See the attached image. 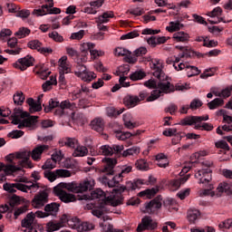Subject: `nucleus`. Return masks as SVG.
<instances>
[{
	"label": "nucleus",
	"instance_id": "1",
	"mask_svg": "<svg viewBox=\"0 0 232 232\" xmlns=\"http://www.w3.org/2000/svg\"><path fill=\"white\" fill-rule=\"evenodd\" d=\"M50 146L48 145H37L31 151H23L18 152L16 155L9 154L6 156V160L9 162L8 165L1 164L0 165V182H5L6 180V175H14L17 171H21L23 168H32V161H30V157L33 160L39 162L41 155L44 151H48Z\"/></svg>",
	"mask_w": 232,
	"mask_h": 232
},
{
	"label": "nucleus",
	"instance_id": "2",
	"mask_svg": "<svg viewBox=\"0 0 232 232\" xmlns=\"http://www.w3.org/2000/svg\"><path fill=\"white\" fill-rule=\"evenodd\" d=\"M152 67L154 70L153 75L159 79V82L155 80H149L145 82L147 88H158L151 92L150 95L147 97V102H153L157 101L162 93H173V92H184L188 90L186 85L177 83L176 85L171 84L168 82V76L162 71V62L160 59H152Z\"/></svg>",
	"mask_w": 232,
	"mask_h": 232
},
{
	"label": "nucleus",
	"instance_id": "3",
	"mask_svg": "<svg viewBox=\"0 0 232 232\" xmlns=\"http://www.w3.org/2000/svg\"><path fill=\"white\" fill-rule=\"evenodd\" d=\"M103 180L108 183L109 188H112L108 191L110 195L106 197L102 189L97 188L91 193L92 200L95 201L88 204V208L92 209V214L98 218L108 212V205L117 208V187L111 185L110 179L106 177H103Z\"/></svg>",
	"mask_w": 232,
	"mask_h": 232
},
{
	"label": "nucleus",
	"instance_id": "4",
	"mask_svg": "<svg viewBox=\"0 0 232 232\" xmlns=\"http://www.w3.org/2000/svg\"><path fill=\"white\" fill-rule=\"evenodd\" d=\"M132 168L131 166H118L117 172H118V180H117V206H121L122 204V201L124 200V198H122L121 193H124V191H133L135 189H138L140 188V186H153L155 182H157V179L153 176H150L149 179H134L133 181H128L126 186L120 185V182H122V179L128 175V173H130Z\"/></svg>",
	"mask_w": 232,
	"mask_h": 232
},
{
	"label": "nucleus",
	"instance_id": "5",
	"mask_svg": "<svg viewBox=\"0 0 232 232\" xmlns=\"http://www.w3.org/2000/svg\"><path fill=\"white\" fill-rule=\"evenodd\" d=\"M93 186H95V181L93 179H85L84 181L77 184V183H60L56 187L53 188V191L57 197L60 198L62 202H65L68 204L70 202H75L77 198L74 195L65 192L71 191L72 193H84V191H91L93 189Z\"/></svg>",
	"mask_w": 232,
	"mask_h": 232
},
{
	"label": "nucleus",
	"instance_id": "6",
	"mask_svg": "<svg viewBox=\"0 0 232 232\" xmlns=\"http://www.w3.org/2000/svg\"><path fill=\"white\" fill-rule=\"evenodd\" d=\"M60 205L53 202L51 204H47L44 208V211L38 210L34 214L31 212L27 214V216L22 220V227H24L22 232H37V228L34 227V220H35V216L38 218H46V217H50V215H55L59 211Z\"/></svg>",
	"mask_w": 232,
	"mask_h": 232
},
{
	"label": "nucleus",
	"instance_id": "7",
	"mask_svg": "<svg viewBox=\"0 0 232 232\" xmlns=\"http://www.w3.org/2000/svg\"><path fill=\"white\" fill-rule=\"evenodd\" d=\"M12 124L18 125L19 130H35L37 128L38 116H30L28 111H23L21 109L15 108L14 113L10 117Z\"/></svg>",
	"mask_w": 232,
	"mask_h": 232
},
{
	"label": "nucleus",
	"instance_id": "8",
	"mask_svg": "<svg viewBox=\"0 0 232 232\" xmlns=\"http://www.w3.org/2000/svg\"><path fill=\"white\" fill-rule=\"evenodd\" d=\"M33 179H34V183H32L31 185H24L23 183H5L3 185V188L5 191H7V193H16L17 189L18 191H23L24 193H28V191H33V193H35L37 189H39V183H37V180H41V176L39 175L38 171H34L31 175Z\"/></svg>",
	"mask_w": 232,
	"mask_h": 232
},
{
	"label": "nucleus",
	"instance_id": "9",
	"mask_svg": "<svg viewBox=\"0 0 232 232\" xmlns=\"http://www.w3.org/2000/svg\"><path fill=\"white\" fill-rule=\"evenodd\" d=\"M44 107L45 113H50V111H53V108H61V110H75V108H77L74 102L72 103L68 100L59 102L58 101H55L53 99H51L49 101L48 106H44Z\"/></svg>",
	"mask_w": 232,
	"mask_h": 232
},
{
	"label": "nucleus",
	"instance_id": "10",
	"mask_svg": "<svg viewBox=\"0 0 232 232\" xmlns=\"http://www.w3.org/2000/svg\"><path fill=\"white\" fill-rule=\"evenodd\" d=\"M203 165L206 168L198 170L195 174V177L196 179H199V184H208L211 180V173H213V170H211L210 167L213 166V162L205 161Z\"/></svg>",
	"mask_w": 232,
	"mask_h": 232
},
{
	"label": "nucleus",
	"instance_id": "11",
	"mask_svg": "<svg viewBox=\"0 0 232 232\" xmlns=\"http://www.w3.org/2000/svg\"><path fill=\"white\" fill-rule=\"evenodd\" d=\"M159 227V223L151 217L150 216H145L141 218V222L138 225L137 227V231L138 232H143V231H155Z\"/></svg>",
	"mask_w": 232,
	"mask_h": 232
},
{
	"label": "nucleus",
	"instance_id": "12",
	"mask_svg": "<svg viewBox=\"0 0 232 232\" xmlns=\"http://www.w3.org/2000/svg\"><path fill=\"white\" fill-rule=\"evenodd\" d=\"M144 213H148L149 215H153L154 213H157V211H159V209L162 208V196L159 195L150 202H146L144 204Z\"/></svg>",
	"mask_w": 232,
	"mask_h": 232
},
{
	"label": "nucleus",
	"instance_id": "13",
	"mask_svg": "<svg viewBox=\"0 0 232 232\" xmlns=\"http://www.w3.org/2000/svg\"><path fill=\"white\" fill-rule=\"evenodd\" d=\"M44 176L45 179H48L50 182H54V180H57V179L61 178H66V177H72V172L70 170L66 169H56L54 171L52 170H44Z\"/></svg>",
	"mask_w": 232,
	"mask_h": 232
},
{
	"label": "nucleus",
	"instance_id": "14",
	"mask_svg": "<svg viewBox=\"0 0 232 232\" xmlns=\"http://www.w3.org/2000/svg\"><path fill=\"white\" fill-rule=\"evenodd\" d=\"M130 73V65L129 64H124L120 67H118L117 70V75H120L119 82L120 85L117 84V90L121 88V86H123V88H128L130 86V82L128 81V77L124 75H128Z\"/></svg>",
	"mask_w": 232,
	"mask_h": 232
},
{
	"label": "nucleus",
	"instance_id": "15",
	"mask_svg": "<svg viewBox=\"0 0 232 232\" xmlns=\"http://www.w3.org/2000/svg\"><path fill=\"white\" fill-rule=\"evenodd\" d=\"M103 166L101 169L102 173H105L107 177H111L115 173V164H117V158H104L102 160Z\"/></svg>",
	"mask_w": 232,
	"mask_h": 232
},
{
	"label": "nucleus",
	"instance_id": "16",
	"mask_svg": "<svg viewBox=\"0 0 232 232\" xmlns=\"http://www.w3.org/2000/svg\"><path fill=\"white\" fill-rule=\"evenodd\" d=\"M34 63H35V59L32 55H26L24 58H20L14 63V66L17 70H21V72H24L28 70L30 66H34Z\"/></svg>",
	"mask_w": 232,
	"mask_h": 232
},
{
	"label": "nucleus",
	"instance_id": "17",
	"mask_svg": "<svg viewBox=\"0 0 232 232\" xmlns=\"http://www.w3.org/2000/svg\"><path fill=\"white\" fill-rule=\"evenodd\" d=\"M61 13V8L57 7H50L48 6V4L43 5L39 6L38 9H34L33 15H37V17H41L43 15H47V14H57Z\"/></svg>",
	"mask_w": 232,
	"mask_h": 232
},
{
	"label": "nucleus",
	"instance_id": "18",
	"mask_svg": "<svg viewBox=\"0 0 232 232\" xmlns=\"http://www.w3.org/2000/svg\"><path fill=\"white\" fill-rule=\"evenodd\" d=\"M113 17V12H105L99 17L95 18V23L97 24L98 29L100 32H106L108 30V27L104 25V23H108L110 19Z\"/></svg>",
	"mask_w": 232,
	"mask_h": 232
},
{
	"label": "nucleus",
	"instance_id": "19",
	"mask_svg": "<svg viewBox=\"0 0 232 232\" xmlns=\"http://www.w3.org/2000/svg\"><path fill=\"white\" fill-rule=\"evenodd\" d=\"M48 202V190H41L33 199L34 208H43Z\"/></svg>",
	"mask_w": 232,
	"mask_h": 232
},
{
	"label": "nucleus",
	"instance_id": "20",
	"mask_svg": "<svg viewBox=\"0 0 232 232\" xmlns=\"http://www.w3.org/2000/svg\"><path fill=\"white\" fill-rule=\"evenodd\" d=\"M202 121H209V115L205 116H187L180 121L181 126H193Z\"/></svg>",
	"mask_w": 232,
	"mask_h": 232
},
{
	"label": "nucleus",
	"instance_id": "21",
	"mask_svg": "<svg viewBox=\"0 0 232 232\" xmlns=\"http://www.w3.org/2000/svg\"><path fill=\"white\" fill-rule=\"evenodd\" d=\"M28 48H31V50H37V52H40V53H43L44 55H46V53H52L53 50L50 47H43V43H41L39 40H32L27 44Z\"/></svg>",
	"mask_w": 232,
	"mask_h": 232
},
{
	"label": "nucleus",
	"instance_id": "22",
	"mask_svg": "<svg viewBox=\"0 0 232 232\" xmlns=\"http://www.w3.org/2000/svg\"><path fill=\"white\" fill-rule=\"evenodd\" d=\"M93 48H95V44L93 43H83L80 50L82 52V54L80 56V59H82V63H86L88 61V53L92 54V52H93Z\"/></svg>",
	"mask_w": 232,
	"mask_h": 232
},
{
	"label": "nucleus",
	"instance_id": "23",
	"mask_svg": "<svg viewBox=\"0 0 232 232\" xmlns=\"http://www.w3.org/2000/svg\"><path fill=\"white\" fill-rule=\"evenodd\" d=\"M172 39L175 43H189V34L184 31H177L173 34Z\"/></svg>",
	"mask_w": 232,
	"mask_h": 232
},
{
	"label": "nucleus",
	"instance_id": "24",
	"mask_svg": "<svg viewBox=\"0 0 232 232\" xmlns=\"http://www.w3.org/2000/svg\"><path fill=\"white\" fill-rule=\"evenodd\" d=\"M167 42L168 38L166 36H150L147 38V43L151 48H155L159 44H164Z\"/></svg>",
	"mask_w": 232,
	"mask_h": 232
},
{
	"label": "nucleus",
	"instance_id": "25",
	"mask_svg": "<svg viewBox=\"0 0 232 232\" xmlns=\"http://www.w3.org/2000/svg\"><path fill=\"white\" fill-rule=\"evenodd\" d=\"M104 5V0H96L90 3V7H85L83 12L85 14H97V8H101Z\"/></svg>",
	"mask_w": 232,
	"mask_h": 232
},
{
	"label": "nucleus",
	"instance_id": "26",
	"mask_svg": "<svg viewBox=\"0 0 232 232\" xmlns=\"http://www.w3.org/2000/svg\"><path fill=\"white\" fill-rule=\"evenodd\" d=\"M189 179V175H187L183 178H179L178 179H174L170 181L169 188L171 191H177L182 186V184H186Z\"/></svg>",
	"mask_w": 232,
	"mask_h": 232
},
{
	"label": "nucleus",
	"instance_id": "27",
	"mask_svg": "<svg viewBox=\"0 0 232 232\" xmlns=\"http://www.w3.org/2000/svg\"><path fill=\"white\" fill-rule=\"evenodd\" d=\"M92 130L97 131L98 133H102L104 131V120L102 118H96L91 122Z\"/></svg>",
	"mask_w": 232,
	"mask_h": 232
},
{
	"label": "nucleus",
	"instance_id": "28",
	"mask_svg": "<svg viewBox=\"0 0 232 232\" xmlns=\"http://www.w3.org/2000/svg\"><path fill=\"white\" fill-rule=\"evenodd\" d=\"M176 49L180 50L181 52L178 56L179 59H184V57H193V55L196 53L195 52L191 51V49L188 48V46L177 45Z\"/></svg>",
	"mask_w": 232,
	"mask_h": 232
},
{
	"label": "nucleus",
	"instance_id": "29",
	"mask_svg": "<svg viewBox=\"0 0 232 232\" xmlns=\"http://www.w3.org/2000/svg\"><path fill=\"white\" fill-rule=\"evenodd\" d=\"M157 193H159V187L142 190L139 193V197L143 198H153Z\"/></svg>",
	"mask_w": 232,
	"mask_h": 232
},
{
	"label": "nucleus",
	"instance_id": "30",
	"mask_svg": "<svg viewBox=\"0 0 232 232\" xmlns=\"http://www.w3.org/2000/svg\"><path fill=\"white\" fill-rule=\"evenodd\" d=\"M117 152V149L115 146L113 148L110 147L109 145H103L99 149V154L104 155L105 157H111L113 153Z\"/></svg>",
	"mask_w": 232,
	"mask_h": 232
},
{
	"label": "nucleus",
	"instance_id": "31",
	"mask_svg": "<svg viewBox=\"0 0 232 232\" xmlns=\"http://www.w3.org/2000/svg\"><path fill=\"white\" fill-rule=\"evenodd\" d=\"M139 101H140L139 96H131V95L126 96L123 99V102L125 106H127L128 108H135V106L139 104Z\"/></svg>",
	"mask_w": 232,
	"mask_h": 232
},
{
	"label": "nucleus",
	"instance_id": "32",
	"mask_svg": "<svg viewBox=\"0 0 232 232\" xmlns=\"http://www.w3.org/2000/svg\"><path fill=\"white\" fill-rule=\"evenodd\" d=\"M137 135H140V130H137L136 132H121L117 131V139L118 140H126V139H130V137H137Z\"/></svg>",
	"mask_w": 232,
	"mask_h": 232
},
{
	"label": "nucleus",
	"instance_id": "33",
	"mask_svg": "<svg viewBox=\"0 0 232 232\" xmlns=\"http://www.w3.org/2000/svg\"><path fill=\"white\" fill-rule=\"evenodd\" d=\"M156 161L159 168H168L169 164L168 158L162 153L156 155Z\"/></svg>",
	"mask_w": 232,
	"mask_h": 232
},
{
	"label": "nucleus",
	"instance_id": "34",
	"mask_svg": "<svg viewBox=\"0 0 232 232\" xmlns=\"http://www.w3.org/2000/svg\"><path fill=\"white\" fill-rule=\"evenodd\" d=\"M122 120L124 121L126 128H128L129 130H133V128H137V123L131 121V113L128 112L123 114Z\"/></svg>",
	"mask_w": 232,
	"mask_h": 232
},
{
	"label": "nucleus",
	"instance_id": "35",
	"mask_svg": "<svg viewBox=\"0 0 232 232\" xmlns=\"http://www.w3.org/2000/svg\"><path fill=\"white\" fill-rule=\"evenodd\" d=\"M88 155V148L77 145L72 152V157H86Z\"/></svg>",
	"mask_w": 232,
	"mask_h": 232
},
{
	"label": "nucleus",
	"instance_id": "36",
	"mask_svg": "<svg viewBox=\"0 0 232 232\" xmlns=\"http://www.w3.org/2000/svg\"><path fill=\"white\" fill-rule=\"evenodd\" d=\"M27 104L30 106V112L34 113V111H41L43 110V106L40 104H37L35 100L33 98H28L26 100Z\"/></svg>",
	"mask_w": 232,
	"mask_h": 232
},
{
	"label": "nucleus",
	"instance_id": "37",
	"mask_svg": "<svg viewBox=\"0 0 232 232\" xmlns=\"http://www.w3.org/2000/svg\"><path fill=\"white\" fill-rule=\"evenodd\" d=\"M82 63H85V62H82V58H77L76 60L77 71L75 72V74L78 75V77H82V73H84L85 72H88V70L86 69V66L82 64Z\"/></svg>",
	"mask_w": 232,
	"mask_h": 232
},
{
	"label": "nucleus",
	"instance_id": "38",
	"mask_svg": "<svg viewBox=\"0 0 232 232\" xmlns=\"http://www.w3.org/2000/svg\"><path fill=\"white\" fill-rule=\"evenodd\" d=\"M92 229H93L92 224L88 222H82L80 219V221L78 222V227L76 228L78 232L92 231Z\"/></svg>",
	"mask_w": 232,
	"mask_h": 232
},
{
	"label": "nucleus",
	"instance_id": "39",
	"mask_svg": "<svg viewBox=\"0 0 232 232\" xmlns=\"http://www.w3.org/2000/svg\"><path fill=\"white\" fill-rule=\"evenodd\" d=\"M61 227H63V223L57 222V221H50L46 225V231L48 232L59 231Z\"/></svg>",
	"mask_w": 232,
	"mask_h": 232
},
{
	"label": "nucleus",
	"instance_id": "40",
	"mask_svg": "<svg viewBox=\"0 0 232 232\" xmlns=\"http://www.w3.org/2000/svg\"><path fill=\"white\" fill-rule=\"evenodd\" d=\"M232 85L223 89L221 92H213L216 97H223V99H227V97H231Z\"/></svg>",
	"mask_w": 232,
	"mask_h": 232
},
{
	"label": "nucleus",
	"instance_id": "41",
	"mask_svg": "<svg viewBox=\"0 0 232 232\" xmlns=\"http://www.w3.org/2000/svg\"><path fill=\"white\" fill-rule=\"evenodd\" d=\"M146 77V72L142 70H138L130 74V81H142Z\"/></svg>",
	"mask_w": 232,
	"mask_h": 232
},
{
	"label": "nucleus",
	"instance_id": "42",
	"mask_svg": "<svg viewBox=\"0 0 232 232\" xmlns=\"http://www.w3.org/2000/svg\"><path fill=\"white\" fill-rule=\"evenodd\" d=\"M140 153V148L137 146H133L132 148L127 149L122 152V157H131L135 155H139Z\"/></svg>",
	"mask_w": 232,
	"mask_h": 232
},
{
	"label": "nucleus",
	"instance_id": "43",
	"mask_svg": "<svg viewBox=\"0 0 232 232\" xmlns=\"http://www.w3.org/2000/svg\"><path fill=\"white\" fill-rule=\"evenodd\" d=\"M68 60V58L66 56H63L60 60H59V71L64 72L65 73H70V67H68V64L66 63V61Z\"/></svg>",
	"mask_w": 232,
	"mask_h": 232
},
{
	"label": "nucleus",
	"instance_id": "44",
	"mask_svg": "<svg viewBox=\"0 0 232 232\" xmlns=\"http://www.w3.org/2000/svg\"><path fill=\"white\" fill-rule=\"evenodd\" d=\"M82 81H84L85 82H92L93 79L97 78V74L93 72H85L84 73H82V76H80Z\"/></svg>",
	"mask_w": 232,
	"mask_h": 232
},
{
	"label": "nucleus",
	"instance_id": "45",
	"mask_svg": "<svg viewBox=\"0 0 232 232\" xmlns=\"http://www.w3.org/2000/svg\"><path fill=\"white\" fill-rule=\"evenodd\" d=\"M57 84V79L53 76L51 77L50 81H46L43 85L42 88L44 92H50L52 90V86H55Z\"/></svg>",
	"mask_w": 232,
	"mask_h": 232
},
{
	"label": "nucleus",
	"instance_id": "46",
	"mask_svg": "<svg viewBox=\"0 0 232 232\" xmlns=\"http://www.w3.org/2000/svg\"><path fill=\"white\" fill-rule=\"evenodd\" d=\"M198 217H200V211H198V209H190L188 211V220L190 221V223L193 224Z\"/></svg>",
	"mask_w": 232,
	"mask_h": 232
},
{
	"label": "nucleus",
	"instance_id": "47",
	"mask_svg": "<svg viewBox=\"0 0 232 232\" xmlns=\"http://www.w3.org/2000/svg\"><path fill=\"white\" fill-rule=\"evenodd\" d=\"M136 168L140 171H148V169H150V165L146 160H138L136 162Z\"/></svg>",
	"mask_w": 232,
	"mask_h": 232
},
{
	"label": "nucleus",
	"instance_id": "48",
	"mask_svg": "<svg viewBox=\"0 0 232 232\" xmlns=\"http://www.w3.org/2000/svg\"><path fill=\"white\" fill-rule=\"evenodd\" d=\"M182 27H184V24H180V22H170L169 26L166 27V30L168 32H178V30H180Z\"/></svg>",
	"mask_w": 232,
	"mask_h": 232
},
{
	"label": "nucleus",
	"instance_id": "49",
	"mask_svg": "<svg viewBox=\"0 0 232 232\" xmlns=\"http://www.w3.org/2000/svg\"><path fill=\"white\" fill-rule=\"evenodd\" d=\"M100 227H102V232H117L116 229H113V226L107 223L104 219L100 222Z\"/></svg>",
	"mask_w": 232,
	"mask_h": 232
},
{
	"label": "nucleus",
	"instance_id": "50",
	"mask_svg": "<svg viewBox=\"0 0 232 232\" xmlns=\"http://www.w3.org/2000/svg\"><path fill=\"white\" fill-rule=\"evenodd\" d=\"M224 104V100L220 98H216L210 102L208 103L209 110H216L218 106H222Z\"/></svg>",
	"mask_w": 232,
	"mask_h": 232
},
{
	"label": "nucleus",
	"instance_id": "51",
	"mask_svg": "<svg viewBox=\"0 0 232 232\" xmlns=\"http://www.w3.org/2000/svg\"><path fill=\"white\" fill-rule=\"evenodd\" d=\"M63 143L64 146H67V148L75 149V147L79 145V140H77L75 138H65Z\"/></svg>",
	"mask_w": 232,
	"mask_h": 232
},
{
	"label": "nucleus",
	"instance_id": "52",
	"mask_svg": "<svg viewBox=\"0 0 232 232\" xmlns=\"http://www.w3.org/2000/svg\"><path fill=\"white\" fill-rule=\"evenodd\" d=\"M30 29L26 27H21L19 30L14 34L18 39H24V37H27V35H30Z\"/></svg>",
	"mask_w": 232,
	"mask_h": 232
},
{
	"label": "nucleus",
	"instance_id": "53",
	"mask_svg": "<svg viewBox=\"0 0 232 232\" xmlns=\"http://www.w3.org/2000/svg\"><path fill=\"white\" fill-rule=\"evenodd\" d=\"M163 135L165 137H173V135H175V137L179 138L178 140H182V137H184V135L179 136V134L177 133V129H169L168 130H164Z\"/></svg>",
	"mask_w": 232,
	"mask_h": 232
},
{
	"label": "nucleus",
	"instance_id": "54",
	"mask_svg": "<svg viewBox=\"0 0 232 232\" xmlns=\"http://www.w3.org/2000/svg\"><path fill=\"white\" fill-rule=\"evenodd\" d=\"M13 101L14 104L21 105L23 102H24V94L23 92H16V94L14 95Z\"/></svg>",
	"mask_w": 232,
	"mask_h": 232
},
{
	"label": "nucleus",
	"instance_id": "55",
	"mask_svg": "<svg viewBox=\"0 0 232 232\" xmlns=\"http://www.w3.org/2000/svg\"><path fill=\"white\" fill-rule=\"evenodd\" d=\"M106 115L110 117V119H117V109L113 106L107 107Z\"/></svg>",
	"mask_w": 232,
	"mask_h": 232
},
{
	"label": "nucleus",
	"instance_id": "56",
	"mask_svg": "<svg viewBox=\"0 0 232 232\" xmlns=\"http://www.w3.org/2000/svg\"><path fill=\"white\" fill-rule=\"evenodd\" d=\"M162 203L164 208L169 209V211H171V206H177V201L173 198H167V199H162Z\"/></svg>",
	"mask_w": 232,
	"mask_h": 232
},
{
	"label": "nucleus",
	"instance_id": "57",
	"mask_svg": "<svg viewBox=\"0 0 232 232\" xmlns=\"http://www.w3.org/2000/svg\"><path fill=\"white\" fill-rule=\"evenodd\" d=\"M57 163L53 160L52 159L51 160H47L45 161V163L42 166V169H45L46 170H50V169H53V168H55V165Z\"/></svg>",
	"mask_w": 232,
	"mask_h": 232
},
{
	"label": "nucleus",
	"instance_id": "58",
	"mask_svg": "<svg viewBox=\"0 0 232 232\" xmlns=\"http://www.w3.org/2000/svg\"><path fill=\"white\" fill-rule=\"evenodd\" d=\"M135 37H139V32L138 31H132L126 34H123L121 36V41H126V39H135Z\"/></svg>",
	"mask_w": 232,
	"mask_h": 232
},
{
	"label": "nucleus",
	"instance_id": "59",
	"mask_svg": "<svg viewBox=\"0 0 232 232\" xmlns=\"http://www.w3.org/2000/svg\"><path fill=\"white\" fill-rule=\"evenodd\" d=\"M229 189H231V185L226 182L220 183L217 188V191H218V193H226L229 191Z\"/></svg>",
	"mask_w": 232,
	"mask_h": 232
},
{
	"label": "nucleus",
	"instance_id": "60",
	"mask_svg": "<svg viewBox=\"0 0 232 232\" xmlns=\"http://www.w3.org/2000/svg\"><path fill=\"white\" fill-rule=\"evenodd\" d=\"M202 101H200L199 99H194L191 101L190 104L188 105V108H190V110H198V108H200L202 106Z\"/></svg>",
	"mask_w": 232,
	"mask_h": 232
},
{
	"label": "nucleus",
	"instance_id": "61",
	"mask_svg": "<svg viewBox=\"0 0 232 232\" xmlns=\"http://www.w3.org/2000/svg\"><path fill=\"white\" fill-rule=\"evenodd\" d=\"M80 220L81 219L74 217V218H69V220H67V224L69 227H72V229H77Z\"/></svg>",
	"mask_w": 232,
	"mask_h": 232
},
{
	"label": "nucleus",
	"instance_id": "62",
	"mask_svg": "<svg viewBox=\"0 0 232 232\" xmlns=\"http://www.w3.org/2000/svg\"><path fill=\"white\" fill-rule=\"evenodd\" d=\"M49 37L56 43H63V41H64V38H63V36H61V34H59V33H57L56 31L50 33Z\"/></svg>",
	"mask_w": 232,
	"mask_h": 232
},
{
	"label": "nucleus",
	"instance_id": "63",
	"mask_svg": "<svg viewBox=\"0 0 232 232\" xmlns=\"http://www.w3.org/2000/svg\"><path fill=\"white\" fill-rule=\"evenodd\" d=\"M136 57H142V55H146L148 53V49L144 46L139 47L133 52Z\"/></svg>",
	"mask_w": 232,
	"mask_h": 232
},
{
	"label": "nucleus",
	"instance_id": "64",
	"mask_svg": "<svg viewBox=\"0 0 232 232\" xmlns=\"http://www.w3.org/2000/svg\"><path fill=\"white\" fill-rule=\"evenodd\" d=\"M232 226V219H227L218 225L219 229H229Z\"/></svg>",
	"mask_w": 232,
	"mask_h": 232
}]
</instances>
